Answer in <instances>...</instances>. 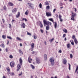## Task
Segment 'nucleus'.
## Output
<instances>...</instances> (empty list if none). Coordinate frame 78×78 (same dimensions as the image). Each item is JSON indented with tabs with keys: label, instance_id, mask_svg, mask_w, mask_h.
I'll return each instance as SVG.
<instances>
[{
	"label": "nucleus",
	"instance_id": "f257e3e1",
	"mask_svg": "<svg viewBox=\"0 0 78 78\" xmlns=\"http://www.w3.org/2000/svg\"><path fill=\"white\" fill-rule=\"evenodd\" d=\"M76 16V13L74 12H72V16L71 17V19L73 20H75V19L74 18L75 16Z\"/></svg>",
	"mask_w": 78,
	"mask_h": 78
},
{
	"label": "nucleus",
	"instance_id": "f03ea898",
	"mask_svg": "<svg viewBox=\"0 0 78 78\" xmlns=\"http://www.w3.org/2000/svg\"><path fill=\"white\" fill-rule=\"evenodd\" d=\"M43 22L44 25H51V23L49 21H47L45 20H43Z\"/></svg>",
	"mask_w": 78,
	"mask_h": 78
},
{
	"label": "nucleus",
	"instance_id": "7ed1b4c3",
	"mask_svg": "<svg viewBox=\"0 0 78 78\" xmlns=\"http://www.w3.org/2000/svg\"><path fill=\"white\" fill-rule=\"evenodd\" d=\"M50 61L51 63V66H53V65H54V61H55V58L53 57H51L50 59Z\"/></svg>",
	"mask_w": 78,
	"mask_h": 78
},
{
	"label": "nucleus",
	"instance_id": "20e7f679",
	"mask_svg": "<svg viewBox=\"0 0 78 78\" xmlns=\"http://www.w3.org/2000/svg\"><path fill=\"white\" fill-rule=\"evenodd\" d=\"M28 5L29 6L30 8H31L32 9H33L34 8V5L31 3H28Z\"/></svg>",
	"mask_w": 78,
	"mask_h": 78
},
{
	"label": "nucleus",
	"instance_id": "39448f33",
	"mask_svg": "<svg viewBox=\"0 0 78 78\" xmlns=\"http://www.w3.org/2000/svg\"><path fill=\"white\" fill-rule=\"evenodd\" d=\"M10 65L11 67H14V65H15V63L14 62H10Z\"/></svg>",
	"mask_w": 78,
	"mask_h": 78
},
{
	"label": "nucleus",
	"instance_id": "423d86ee",
	"mask_svg": "<svg viewBox=\"0 0 78 78\" xmlns=\"http://www.w3.org/2000/svg\"><path fill=\"white\" fill-rule=\"evenodd\" d=\"M21 64H19L17 65V68L18 69H17V71H19V69L21 68Z\"/></svg>",
	"mask_w": 78,
	"mask_h": 78
},
{
	"label": "nucleus",
	"instance_id": "0eeeda50",
	"mask_svg": "<svg viewBox=\"0 0 78 78\" xmlns=\"http://www.w3.org/2000/svg\"><path fill=\"white\" fill-rule=\"evenodd\" d=\"M46 14L47 17H50L51 16V13L50 12H46Z\"/></svg>",
	"mask_w": 78,
	"mask_h": 78
},
{
	"label": "nucleus",
	"instance_id": "6e6552de",
	"mask_svg": "<svg viewBox=\"0 0 78 78\" xmlns=\"http://www.w3.org/2000/svg\"><path fill=\"white\" fill-rule=\"evenodd\" d=\"M17 8H16L15 9H13V10H12V12H16L17 11Z\"/></svg>",
	"mask_w": 78,
	"mask_h": 78
},
{
	"label": "nucleus",
	"instance_id": "1a4fd4ad",
	"mask_svg": "<svg viewBox=\"0 0 78 78\" xmlns=\"http://www.w3.org/2000/svg\"><path fill=\"white\" fill-rule=\"evenodd\" d=\"M63 62L64 64H66L67 63V60L66 58H64L63 60Z\"/></svg>",
	"mask_w": 78,
	"mask_h": 78
},
{
	"label": "nucleus",
	"instance_id": "9d476101",
	"mask_svg": "<svg viewBox=\"0 0 78 78\" xmlns=\"http://www.w3.org/2000/svg\"><path fill=\"white\" fill-rule=\"evenodd\" d=\"M21 26H22V28H25V24L24 23H23L22 24H21Z\"/></svg>",
	"mask_w": 78,
	"mask_h": 78
},
{
	"label": "nucleus",
	"instance_id": "9b49d317",
	"mask_svg": "<svg viewBox=\"0 0 78 78\" xmlns=\"http://www.w3.org/2000/svg\"><path fill=\"white\" fill-rule=\"evenodd\" d=\"M30 61H32V59H31V58H30V57L29 56L28 57V61L29 63H31V62Z\"/></svg>",
	"mask_w": 78,
	"mask_h": 78
},
{
	"label": "nucleus",
	"instance_id": "f8f14e48",
	"mask_svg": "<svg viewBox=\"0 0 78 78\" xmlns=\"http://www.w3.org/2000/svg\"><path fill=\"white\" fill-rule=\"evenodd\" d=\"M19 61L20 64L21 65H22V62H23V61L22 60V58H20L19 59Z\"/></svg>",
	"mask_w": 78,
	"mask_h": 78
},
{
	"label": "nucleus",
	"instance_id": "ddd939ff",
	"mask_svg": "<svg viewBox=\"0 0 78 78\" xmlns=\"http://www.w3.org/2000/svg\"><path fill=\"white\" fill-rule=\"evenodd\" d=\"M8 4L9 5H10V6H13L14 5V4L11 2H9Z\"/></svg>",
	"mask_w": 78,
	"mask_h": 78
},
{
	"label": "nucleus",
	"instance_id": "4468645a",
	"mask_svg": "<svg viewBox=\"0 0 78 78\" xmlns=\"http://www.w3.org/2000/svg\"><path fill=\"white\" fill-rule=\"evenodd\" d=\"M74 41L76 44H78V41H77V40H76V39H75L74 40Z\"/></svg>",
	"mask_w": 78,
	"mask_h": 78
},
{
	"label": "nucleus",
	"instance_id": "2eb2a0df",
	"mask_svg": "<svg viewBox=\"0 0 78 78\" xmlns=\"http://www.w3.org/2000/svg\"><path fill=\"white\" fill-rule=\"evenodd\" d=\"M20 16V12H18V14L16 15V18H18V17H19Z\"/></svg>",
	"mask_w": 78,
	"mask_h": 78
},
{
	"label": "nucleus",
	"instance_id": "dca6fc26",
	"mask_svg": "<svg viewBox=\"0 0 78 78\" xmlns=\"http://www.w3.org/2000/svg\"><path fill=\"white\" fill-rule=\"evenodd\" d=\"M34 43H32V45H31V47H32V49H33V48H34Z\"/></svg>",
	"mask_w": 78,
	"mask_h": 78
},
{
	"label": "nucleus",
	"instance_id": "f3484780",
	"mask_svg": "<svg viewBox=\"0 0 78 78\" xmlns=\"http://www.w3.org/2000/svg\"><path fill=\"white\" fill-rule=\"evenodd\" d=\"M49 29H50V27H49V26H46V30H49Z\"/></svg>",
	"mask_w": 78,
	"mask_h": 78
},
{
	"label": "nucleus",
	"instance_id": "a211bd4d",
	"mask_svg": "<svg viewBox=\"0 0 78 78\" xmlns=\"http://www.w3.org/2000/svg\"><path fill=\"white\" fill-rule=\"evenodd\" d=\"M30 66L32 68V69H35V67H34V66L33 65H30Z\"/></svg>",
	"mask_w": 78,
	"mask_h": 78
},
{
	"label": "nucleus",
	"instance_id": "6ab92c4d",
	"mask_svg": "<svg viewBox=\"0 0 78 78\" xmlns=\"http://www.w3.org/2000/svg\"><path fill=\"white\" fill-rule=\"evenodd\" d=\"M40 27L41 28H43V25H42V23L40 22Z\"/></svg>",
	"mask_w": 78,
	"mask_h": 78
},
{
	"label": "nucleus",
	"instance_id": "aec40b11",
	"mask_svg": "<svg viewBox=\"0 0 78 78\" xmlns=\"http://www.w3.org/2000/svg\"><path fill=\"white\" fill-rule=\"evenodd\" d=\"M2 37L3 38V39H6V36L5 35H3L2 36Z\"/></svg>",
	"mask_w": 78,
	"mask_h": 78
},
{
	"label": "nucleus",
	"instance_id": "412c9836",
	"mask_svg": "<svg viewBox=\"0 0 78 78\" xmlns=\"http://www.w3.org/2000/svg\"><path fill=\"white\" fill-rule=\"evenodd\" d=\"M54 27H55V28L56 29V27H57V23H56V22H55Z\"/></svg>",
	"mask_w": 78,
	"mask_h": 78
},
{
	"label": "nucleus",
	"instance_id": "4be33fe9",
	"mask_svg": "<svg viewBox=\"0 0 78 78\" xmlns=\"http://www.w3.org/2000/svg\"><path fill=\"white\" fill-rule=\"evenodd\" d=\"M71 44H72V45H74V43L73 42V40H72L71 41H70V42H71Z\"/></svg>",
	"mask_w": 78,
	"mask_h": 78
},
{
	"label": "nucleus",
	"instance_id": "5701e85b",
	"mask_svg": "<svg viewBox=\"0 0 78 78\" xmlns=\"http://www.w3.org/2000/svg\"><path fill=\"white\" fill-rule=\"evenodd\" d=\"M6 69L7 70V72H9L10 71V69H9V67H7L6 68Z\"/></svg>",
	"mask_w": 78,
	"mask_h": 78
},
{
	"label": "nucleus",
	"instance_id": "b1692460",
	"mask_svg": "<svg viewBox=\"0 0 78 78\" xmlns=\"http://www.w3.org/2000/svg\"><path fill=\"white\" fill-rule=\"evenodd\" d=\"M28 11L27 10L25 12V15H28Z\"/></svg>",
	"mask_w": 78,
	"mask_h": 78
},
{
	"label": "nucleus",
	"instance_id": "393cba45",
	"mask_svg": "<svg viewBox=\"0 0 78 78\" xmlns=\"http://www.w3.org/2000/svg\"><path fill=\"white\" fill-rule=\"evenodd\" d=\"M69 66V70H70V67L71 66V65H70V64L69 63L68 64Z\"/></svg>",
	"mask_w": 78,
	"mask_h": 78
},
{
	"label": "nucleus",
	"instance_id": "a878e982",
	"mask_svg": "<svg viewBox=\"0 0 78 78\" xmlns=\"http://www.w3.org/2000/svg\"><path fill=\"white\" fill-rule=\"evenodd\" d=\"M37 63H38V64H39V63H40V62H41V61L39 60H37Z\"/></svg>",
	"mask_w": 78,
	"mask_h": 78
},
{
	"label": "nucleus",
	"instance_id": "bb28decb",
	"mask_svg": "<svg viewBox=\"0 0 78 78\" xmlns=\"http://www.w3.org/2000/svg\"><path fill=\"white\" fill-rule=\"evenodd\" d=\"M44 58H45V59H47V55L44 54Z\"/></svg>",
	"mask_w": 78,
	"mask_h": 78
},
{
	"label": "nucleus",
	"instance_id": "cd10ccee",
	"mask_svg": "<svg viewBox=\"0 0 78 78\" xmlns=\"http://www.w3.org/2000/svg\"><path fill=\"white\" fill-rule=\"evenodd\" d=\"M70 44H68L67 46V48H70Z\"/></svg>",
	"mask_w": 78,
	"mask_h": 78
},
{
	"label": "nucleus",
	"instance_id": "c85d7f7f",
	"mask_svg": "<svg viewBox=\"0 0 78 78\" xmlns=\"http://www.w3.org/2000/svg\"><path fill=\"white\" fill-rule=\"evenodd\" d=\"M53 40H54V38H53L51 40H49V41H50V42H53Z\"/></svg>",
	"mask_w": 78,
	"mask_h": 78
},
{
	"label": "nucleus",
	"instance_id": "c756f323",
	"mask_svg": "<svg viewBox=\"0 0 78 78\" xmlns=\"http://www.w3.org/2000/svg\"><path fill=\"white\" fill-rule=\"evenodd\" d=\"M19 52L20 53H21L22 55H23V52H22V51H21V50L20 49L19 50Z\"/></svg>",
	"mask_w": 78,
	"mask_h": 78
},
{
	"label": "nucleus",
	"instance_id": "7c9ffc66",
	"mask_svg": "<svg viewBox=\"0 0 78 78\" xmlns=\"http://www.w3.org/2000/svg\"><path fill=\"white\" fill-rule=\"evenodd\" d=\"M7 37L8 39H12V38L11 37L7 36Z\"/></svg>",
	"mask_w": 78,
	"mask_h": 78
},
{
	"label": "nucleus",
	"instance_id": "2f4dec72",
	"mask_svg": "<svg viewBox=\"0 0 78 78\" xmlns=\"http://www.w3.org/2000/svg\"><path fill=\"white\" fill-rule=\"evenodd\" d=\"M49 20H50V21L52 22H54L53 21V19H52V18L49 19Z\"/></svg>",
	"mask_w": 78,
	"mask_h": 78
},
{
	"label": "nucleus",
	"instance_id": "473e14b6",
	"mask_svg": "<svg viewBox=\"0 0 78 78\" xmlns=\"http://www.w3.org/2000/svg\"><path fill=\"white\" fill-rule=\"evenodd\" d=\"M16 39L17 40H19V41H21V39H20V38L19 37H17Z\"/></svg>",
	"mask_w": 78,
	"mask_h": 78
},
{
	"label": "nucleus",
	"instance_id": "72a5a7b5",
	"mask_svg": "<svg viewBox=\"0 0 78 78\" xmlns=\"http://www.w3.org/2000/svg\"><path fill=\"white\" fill-rule=\"evenodd\" d=\"M78 66H77L76 67V69L75 71V73H76V72H77V71H78Z\"/></svg>",
	"mask_w": 78,
	"mask_h": 78
},
{
	"label": "nucleus",
	"instance_id": "f704fd0d",
	"mask_svg": "<svg viewBox=\"0 0 78 78\" xmlns=\"http://www.w3.org/2000/svg\"><path fill=\"white\" fill-rule=\"evenodd\" d=\"M10 58H11V59H12L13 58V56L12 55H10L9 56Z\"/></svg>",
	"mask_w": 78,
	"mask_h": 78
},
{
	"label": "nucleus",
	"instance_id": "c9c22d12",
	"mask_svg": "<svg viewBox=\"0 0 78 78\" xmlns=\"http://www.w3.org/2000/svg\"><path fill=\"white\" fill-rule=\"evenodd\" d=\"M63 31L65 32V33H67V30L65 29L63 30Z\"/></svg>",
	"mask_w": 78,
	"mask_h": 78
},
{
	"label": "nucleus",
	"instance_id": "e433bc0d",
	"mask_svg": "<svg viewBox=\"0 0 78 78\" xmlns=\"http://www.w3.org/2000/svg\"><path fill=\"white\" fill-rule=\"evenodd\" d=\"M3 9L4 10H6V7L5 6H4Z\"/></svg>",
	"mask_w": 78,
	"mask_h": 78
},
{
	"label": "nucleus",
	"instance_id": "4c0bfd02",
	"mask_svg": "<svg viewBox=\"0 0 78 78\" xmlns=\"http://www.w3.org/2000/svg\"><path fill=\"white\" fill-rule=\"evenodd\" d=\"M46 9H50V6L49 5H48L46 7Z\"/></svg>",
	"mask_w": 78,
	"mask_h": 78
},
{
	"label": "nucleus",
	"instance_id": "58836bf2",
	"mask_svg": "<svg viewBox=\"0 0 78 78\" xmlns=\"http://www.w3.org/2000/svg\"><path fill=\"white\" fill-rule=\"evenodd\" d=\"M22 20H25V22L27 21V19H26L25 18H23L22 19Z\"/></svg>",
	"mask_w": 78,
	"mask_h": 78
},
{
	"label": "nucleus",
	"instance_id": "ea45409f",
	"mask_svg": "<svg viewBox=\"0 0 78 78\" xmlns=\"http://www.w3.org/2000/svg\"><path fill=\"white\" fill-rule=\"evenodd\" d=\"M39 6L40 8H42V4L41 3L40 4Z\"/></svg>",
	"mask_w": 78,
	"mask_h": 78
},
{
	"label": "nucleus",
	"instance_id": "a19ab883",
	"mask_svg": "<svg viewBox=\"0 0 78 78\" xmlns=\"http://www.w3.org/2000/svg\"><path fill=\"white\" fill-rule=\"evenodd\" d=\"M46 5H48L49 4L48 3V2H46L45 3Z\"/></svg>",
	"mask_w": 78,
	"mask_h": 78
},
{
	"label": "nucleus",
	"instance_id": "79ce46f5",
	"mask_svg": "<svg viewBox=\"0 0 78 78\" xmlns=\"http://www.w3.org/2000/svg\"><path fill=\"white\" fill-rule=\"evenodd\" d=\"M70 58H72L73 57V55H72V54H70Z\"/></svg>",
	"mask_w": 78,
	"mask_h": 78
},
{
	"label": "nucleus",
	"instance_id": "37998d69",
	"mask_svg": "<svg viewBox=\"0 0 78 78\" xmlns=\"http://www.w3.org/2000/svg\"><path fill=\"white\" fill-rule=\"evenodd\" d=\"M27 34L28 35H29V36H31V33H29L28 32H27Z\"/></svg>",
	"mask_w": 78,
	"mask_h": 78
},
{
	"label": "nucleus",
	"instance_id": "c03bdc74",
	"mask_svg": "<svg viewBox=\"0 0 78 78\" xmlns=\"http://www.w3.org/2000/svg\"><path fill=\"white\" fill-rule=\"evenodd\" d=\"M1 45L3 48H5V45L4 44H1Z\"/></svg>",
	"mask_w": 78,
	"mask_h": 78
},
{
	"label": "nucleus",
	"instance_id": "a18cd8bd",
	"mask_svg": "<svg viewBox=\"0 0 78 78\" xmlns=\"http://www.w3.org/2000/svg\"><path fill=\"white\" fill-rule=\"evenodd\" d=\"M72 38L75 39V35H73L72 36Z\"/></svg>",
	"mask_w": 78,
	"mask_h": 78
},
{
	"label": "nucleus",
	"instance_id": "49530a36",
	"mask_svg": "<svg viewBox=\"0 0 78 78\" xmlns=\"http://www.w3.org/2000/svg\"><path fill=\"white\" fill-rule=\"evenodd\" d=\"M9 28H11V27H12L11 24H9Z\"/></svg>",
	"mask_w": 78,
	"mask_h": 78
},
{
	"label": "nucleus",
	"instance_id": "de8ad7c7",
	"mask_svg": "<svg viewBox=\"0 0 78 78\" xmlns=\"http://www.w3.org/2000/svg\"><path fill=\"white\" fill-rule=\"evenodd\" d=\"M59 19H61V17H62V16H61V15H59Z\"/></svg>",
	"mask_w": 78,
	"mask_h": 78
},
{
	"label": "nucleus",
	"instance_id": "09e8293b",
	"mask_svg": "<svg viewBox=\"0 0 78 78\" xmlns=\"http://www.w3.org/2000/svg\"><path fill=\"white\" fill-rule=\"evenodd\" d=\"M34 39H36L37 38V37L36 36L34 35Z\"/></svg>",
	"mask_w": 78,
	"mask_h": 78
},
{
	"label": "nucleus",
	"instance_id": "8fccbe9b",
	"mask_svg": "<svg viewBox=\"0 0 78 78\" xmlns=\"http://www.w3.org/2000/svg\"><path fill=\"white\" fill-rule=\"evenodd\" d=\"M40 31H41V33H44V30H42L41 29L40 30Z\"/></svg>",
	"mask_w": 78,
	"mask_h": 78
},
{
	"label": "nucleus",
	"instance_id": "3c124183",
	"mask_svg": "<svg viewBox=\"0 0 78 78\" xmlns=\"http://www.w3.org/2000/svg\"><path fill=\"white\" fill-rule=\"evenodd\" d=\"M11 75L12 76V75H14V73H11Z\"/></svg>",
	"mask_w": 78,
	"mask_h": 78
},
{
	"label": "nucleus",
	"instance_id": "603ef678",
	"mask_svg": "<svg viewBox=\"0 0 78 78\" xmlns=\"http://www.w3.org/2000/svg\"><path fill=\"white\" fill-rule=\"evenodd\" d=\"M66 34H64L63 35V37L64 38V37H66Z\"/></svg>",
	"mask_w": 78,
	"mask_h": 78
},
{
	"label": "nucleus",
	"instance_id": "864d4df0",
	"mask_svg": "<svg viewBox=\"0 0 78 78\" xmlns=\"http://www.w3.org/2000/svg\"><path fill=\"white\" fill-rule=\"evenodd\" d=\"M60 22H62V21H63L62 19L61 18L60 19Z\"/></svg>",
	"mask_w": 78,
	"mask_h": 78
},
{
	"label": "nucleus",
	"instance_id": "5fc2aeb1",
	"mask_svg": "<svg viewBox=\"0 0 78 78\" xmlns=\"http://www.w3.org/2000/svg\"><path fill=\"white\" fill-rule=\"evenodd\" d=\"M14 20H12V23H14Z\"/></svg>",
	"mask_w": 78,
	"mask_h": 78
},
{
	"label": "nucleus",
	"instance_id": "6e6d98bb",
	"mask_svg": "<svg viewBox=\"0 0 78 78\" xmlns=\"http://www.w3.org/2000/svg\"><path fill=\"white\" fill-rule=\"evenodd\" d=\"M5 50H6V52H8V50L7 48H6V49H5Z\"/></svg>",
	"mask_w": 78,
	"mask_h": 78
},
{
	"label": "nucleus",
	"instance_id": "4d7b16f0",
	"mask_svg": "<svg viewBox=\"0 0 78 78\" xmlns=\"http://www.w3.org/2000/svg\"><path fill=\"white\" fill-rule=\"evenodd\" d=\"M22 73H21L20 74H19L18 75L19 76H21V75H22Z\"/></svg>",
	"mask_w": 78,
	"mask_h": 78
},
{
	"label": "nucleus",
	"instance_id": "13d9d810",
	"mask_svg": "<svg viewBox=\"0 0 78 78\" xmlns=\"http://www.w3.org/2000/svg\"><path fill=\"white\" fill-rule=\"evenodd\" d=\"M34 53H35V52L34 51H33L32 52V54H34Z\"/></svg>",
	"mask_w": 78,
	"mask_h": 78
},
{
	"label": "nucleus",
	"instance_id": "bf43d9fd",
	"mask_svg": "<svg viewBox=\"0 0 78 78\" xmlns=\"http://www.w3.org/2000/svg\"><path fill=\"white\" fill-rule=\"evenodd\" d=\"M59 53H62V51H61V50H59Z\"/></svg>",
	"mask_w": 78,
	"mask_h": 78
},
{
	"label": "nucleus",
	"instance_id": "052dcab7",
	"mask_svg": "<svg viewBox=\"0 0 78 78\" xmlns=\"http://www.w3.org/2000/svg\"><path fill=\"white\" fill-rule=\"evenodd\" d=\"M2 20L3 22V23H4V22H5V20L4 19H2Z\"/></svg>",
	"mask_w": 78,
	"mask_h": 78
},
{
	"label": "nucleus",
	"instance_id": "680f3d73",
	"mask_svg": "<svg viewBox=\"0 0 78 78\" xmlns=\"http://www.w3.org/2000/svg\"><path fill=\"white\" fill-rule=\"evenodd\" d=\"M55 11H56V9H54L53 10V12H55Z\"/></svg>",
	"mask_w": 78,
	"mask_h": 78
},
{
	"label": "nucleus",
	"instance_id": "e2e57ef3",
	"mask_svg": "<svg viewBox=\"0 0 78 78\" xmlns=\"http://www.w3.org/2000/svg\"><path fill=\"white\" fill-rule=\"evenodd\" d=\"M66 77H67V78H70V77H69V75L67 76Z\"/></svg>",
	"mask_w": 78,
	"mask_h": 78
},
{
	"label": "nucleus",
	"instance_id": "0e129e2a",
	"mask_svg": "<svg viewBox=\"0 0 78 78\" xmlns=\"http://www.w3.org/2000/svg\"><path fill=\"white\" fill-rule=\"evenodd\" d=\"M67 40V38H66V37L65 38V39H64V41H66Z\"/></svg>",
	"mask_w": 78,
	"mask_h": 78
},
{
	"label": "nucleus",
	"instance_id": "69168bd1",
	"mask_svg": "<svg viewBox=\"0 0 78 78\" xmlns=\"http://www.w3.org/2000/svg\"><path fill=\"white\" fill-rule=\"evenodd\" d=\"M20 45L21 47H22V44L20 43Z\"/></svg>",
	"mask_w": 78,
	"mask_h": 78
},
{
	"label": "nucleus",
	"instance_id": "338daca9",
	"mask_svg": "<svg viewBox=\"0 0 78 78\" xmlns=\"http://www.w3.org/2000/svg\"><path fill=\"white\" fill-rule=\"evenodd\" d=\"M30 78H33V76H31L30 77Z\"/></svg>",
	"mask_w": 78,
	"mask_h": 78
},
{
	"label": "nucleus",
	"instance_id": "774afa93",
	"mask_svg": "<svg viewBox=\"0 0 78 78\" xmlns=\"http://www.w3.org/2000/svg\"><path fill=\"white\" fill-rule=\"evenodd\" d=\"M3 78H6V77L5 76L3 77Z\"/></svg>",
	"mask_w": 78,
	"mask_h": 78
}]
</instances>
